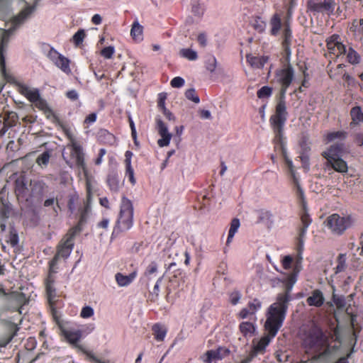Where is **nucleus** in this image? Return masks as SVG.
<instances>
[{
	"instance_id": "1",
	"label": "nucleus",
	"mask_w": 363,
	"mask_h": 363,
	"mask_svg": "<svg viewBox=\"0 0 363 363\" xmlns=\"http://www.w3.org/2000/svg\"><path fill=\"white\" fill-rule=\"evenodd\" d=\"M294 79L292 67L288 63L277 70L275 82L281 86V96L276 106V113L270 118V123L277 137L281 138L282 130L286 120V107L284 100L285 92Z\"/></svg>"
},
{
	"instance_id": "2",
	"label": "nucleus",
	"mask_w": 363,
	"mask_h": 363,
	"mask_svg": "<svg viewBox=\"0 0 363 363\" xmlns=\"http://www.w3.org/2000/svg\"><path fill=\"white\" fill-rule=\"evenodd\" d=\"M35 9V6H26L18 15L13 16L6 25H11L8 29H0V69L2 73L5 71L4 53L6 52L10 38L16 30L30 18Z\"/></svg>"
},
{
	"instance_id": "3",
	"label": "nucleus",
	"mask_w": 363,
	"mask_h": 363,
	"mask_svg": "<svg viewBox=\"0 0 363 363\" xmlns=\"http://www.w3.org/2000/svg\"><path fill=\"white\" fill-rule=\"evenodd\" d=\"M289 300L290 297L288 291L279 294L277 301L268 308L264 328L266 331L272 336H275L282 325L287 308V303Z\"/></svg>"
},
{
	"instance_id": "4",
	"label": "nucleus",
	"mask_w": 363,
	"mask_h": 363,
	"mask_svg": "<svg viewBox=\"0 0 363 363\" xmlns=\"http://www.w3.org/2000/svg\"><path fill=\"white\" fill-rule=\"evenodd\" d=\"M269 25L271 28L270 33L272 35H277L282 30L281 44L286 55V60L289 62V58L291 53L290 45L292 40L289 20L283 23L281 14L276 13L272 16Z\"/></svg>"
},
{
	"instance_id": "5",
	"label": "nucleus",
	"mask_w": 363,
	"mask_h": 363,
	"mask_svg": "<svg viewBox=\"0 0 363 363\" xmlns=\"http://www.w3.org/2000/svg\"><path fill=\"white\" fill-rule=\"evenodd\" d=\"M345 152V149L342 143H335L322 155L327 160L328 164L330 165L334 170L340 173H346L348 167L346 162L341 158Z\"/></svg>"
},
{
	"instance_id": "6",
	"label": "nucleus",
	"mask_w": 363,
	"mask_h": 363,
	"mask_svg": "<svg viewBox=\"0 0 363 363\" xmlns=\"http://www.w3.org/2000/svg\"><path fill=\"white\" fill-rule=\"evenodd\" d=\"M77 231V228L71 229L62 238L58 246L56 255L50 264V274L55 272L54 267L57 264L59 258H67L72 251L74 246V237Z\"/></svg>"
},
{
	"instance_id": "7",
	"label": "nucleus",
	"mask_w": 363,
	"mask_h": 363,
	"mask_svg": "<svg viewBox=\"0 0 363 363\" xmlns=\"http://www.w3.org/2000/svg\"><path fill=\"white\" fill-rule=\"evenodd\" d=\"M133 208L132 203L128 199H122L119 217L116 228L120 230H127L133 225Z\"/></svg>"
},
{
	"instance_id": "8",
	"label": "nucleus",
	"mask_w": 363,
	"mask_h": 363,
	"mask_svg": "<svg viewBox=\"0 0 363 363\" xmlns=\"http://www.w3.org/2000/svg\"><path fill=\"white\" fill-rule=\"evenodd\" d=\"M352 220L350 217H340L337 214H333L327 219V225L331 230L337 234L342 233L350 226Z\"/></svg>"
},
{
	"instance_id": "9",
	"label": "nucleus",
	"mask_w": 363,
	"mask_h": 363,
	"mask_svg": "<svg viewBox=\"0 0 363 363\" xmlns=\"http://www.w3.org/2000/svg\"><path fill=\"white\" fill-rule=\"evenodd\" d=\"M335 6L333 0H309L308 1V9L314 13H322L330 15L333 12Z\"/></svg>"
},
{
	"instance_id": "10",
	"label": "nucleus",
	"mask_w": 363,
	"mask_h": 363,
	"mask_svg": "<svg viewBox=\"0 0 363 363\" xmlns=\"http://www.w3.org/2000/svg\"><path fill=\"white\" fill-rule=\"evenodd\" d=\"M304 241H305V238H302V237H299V236L298 237V245H297L298 259L296 261L295 268L294 269V272L290 274L286 279V289H287L288 291L291 289L292 286L296 283V275L301 270L300 264H301V262L302 260L301 253L303 250Z\"/></svg>"
},
{
	"instance_id": "11",
	"label": "nucleus",
	"mask_w": 363,
	"mask_h": 363,
	"mask_svg": "<svg viewBox=\"0 0 363 363\" xmlns=\"http://www.w3.org/2000/svg\"><path fill=\"white\" fill-rule=\"evenodd\" d=\"M47 56L50 60L62 72L67 74L71 72L69 60L62 55L60 54L57 50L51 48L48 51Z\"/></svg>"
},
{
	"instance_id": "12",
	"label": "nucleus",
	"mask_w": 363,
	"mask_h": 363,
	"mask_svg": "<svg viewBox=\"0 0 363 363\" xmlns=\"http://www.w3.org/2000/svg\"><path fill=\"white\" fill-rule=\"evenodd\" d=\"M156 129L160 138L157 140V145L160 147H167L169 145L172 134L169 132L167 125L160 119H156Z\"/></svg>"
},
{
	"instance_id": "13",
	"label": "nucleus",
	"mask_w": 363,
	"mask_h": 363,
	"mask_svg": "<svg viewBox=\"0 0 363 363\" xmlns=\"http://www.w3.org/2000/svg\"><path fill=\"white\" fill-rule=\"evenodd\" d=\"M61 335L72 345L83 350L82 347L77 343L82 337V331L79 330H73L60 325Z\"/></svg>"
},
{
	"instance_id": "14",
	"label": "nucleus",
	"mask_w": 363,
	"mask_h": 363,
	"mask_svg": "<svg viewBox=\"0 0 363 363\" xmlns=\"http://www.w3.org/2000/svg\"><path fill=\"white\" fill-rule=\"evenodd\" d=\"M327 48L330 54L336 57H339L346 52V48L340 41L337 35H333L327 40Z\"/></svg>"
},
{
	"instance_id": "15",
	"label": "nucleus",
	"mask_w": 363,
	"mask_h": 363,
	"mask_svg": "<svg viewBox=\"0 0 363 363\" xmlns=\"http://www.w3.org/2000/svg\"><path fill=\"white\" fill-rule=\"evenodd\" d=\"M76 146L77 147L76 149L74 146H67V147L70 149L71 163L81 168L84 173L86 174L82 148L79 143H76Z\"/></svg>"
},
{
	"instance_id": "16",
	"label": "nucleus",
	"mask_w": 363,
	"mask_h": 363,
	"mask_svg": "<svg viewBox=\"0 0 363 363\" xmlns=\"http://www.w3.org/2000/svg\"><path fill=\"white\" fill-rule=\"evenodd\" d=\"M19 93L25 96L32 104L40 96L39 91L36 88L30 87L22 83H16Z\"/></svg>"
},
{
	"instance_id": "17",
	"label": "nucleus",
	"mask_w": 363,
	"mask_h": 363,
	"mask_svg": "<svg viewBox=\"0 0 363 363\" xmlns=\"http://www.w3.org/2000/svg\"><path fill=\"white\" fill-rule=\"evenodd\" d=\"M229 350L224 347H220L216 350H209L206 352L203 359L206 363H211L213 361L219 360L228 356Z\"/></svg>"
},
{
	"instance_id": "18",
	"label": "nucleus",
	"mask_w": 363,
	"mask_h": 363,
	"mask_svg": "<svg viewBox=\"0 0 363 363\" xmlns=\"http://www.w3.org/2000/svg\"><path fill=\"white\" fill-rule=\"evenodd\" d=\"M262 307V302L258 299H254L252 301L249 302L246 308H242L238 316L240 318L245 319L248 318L250 315L255 314V313L259 311Z\"/></svg>"
},
{
	"instance_id": "19",
	"label": "nucleus",
	"mask_w": 363,
	"mask_h": 363,
	"mask_svg": "<svg viewBox=\"0 0 363 363\" xmlns=\"http://www.w3.org/2000/svg\"><path fill=\"white\" fill-rule=\"evenodd\" d=\"M274 337V336H272V335L268 333L267 335H264L261 339L257 340H255L253 341L254 347L253 352L252 354V356H255L257 354L263 353L265 347L269 345Z\"/></svg>"
},
{
	"instance_id": "20",
	"label": "nucleus",
	"mask_w": 363,
	"mask_h": 363,
	"mask_svg": "<svg viewBox=\"0 0 363 363\" xmlns=\"http://www.w3.org/2000/svg\"><path fill=\"white\" fill-rule=\"evenodd\" d=\"M33 104L40 110L43 111L45 114L46 115V117L50 119L52 122H58L57 116L54 114L52 111L48 106L47 103L40 97V96L38 98L36 101H35L33 103Z\"/></svg>"
},
{
	"instance_id": "21",
	"label": "nucleus",
	"mask_w": 363,
	"mask_h": 363,
	"mask_svg": "<svg viewBox=\"0 0 363 363\" xmlns=\"http://www.w3.org/2000/svg\"><path fill=\"white\" fill-rule=\"evenodd\" d=\"M137 274L133 272L128 275L118 272L115 274V279L118 286L125 287L129 286L135 279Z\"/></svg>"
},
{
	"instance_id": "22",
	"label": "nucleus",
	"mask_w": 363,
	"mask_h": 363,
	"mask_svg": "<svg viewBox=\"0 0 363 363\" xmlns=\"http://www.w3.org/2000/svg\"><path fill=\"white\" fill-rule=\"evenodd\" d=\"M333 301L337 308L345 309L347 314H350L351 313L349 311V307L351 306V301H352L353 294H350L345 299L342 296H338L333 294Z\"/></svg>"
},
{
	"instance_id": "23",
	"label": "nucleus",
	"mask_w": 363,
	"mask_h": 363,
	"mask_svg": "<svg viewBox=\"0 0 363 363\" xmlns=\"http://www.w3.org/2000/svg\"><path fill=\"white\" fill-rule=\"evenodd\" d=\"M16 193L18 196H28L29 186H28V182L24 177H20L16 179Z\"/></svg>"
},
{
	"instance_id": "24",
	"label": "nucleus",
	"mask_w": 363,
	"mask_h": 363,
	"mask_svg": "<svg viewBox=\"0 0 363 363\" xmlns=\"http://www.w3.org/2000/svg\"><path fill=\"white\" fill-rule=\"evenodd\" d=\"M246 59L249 65L254 69H260L264 67V64L268 60L267 56H255L252 54L246 55Z\"/></svg>"
},
{
	"instance_id": "25",
	"label": "nucleus",
	"mask_w": 363,
	"mask_h": 363,
	"mask_svg": "<svg viewBox=\"0 0 363 363\" xmlns=\"http://www.w3.org/2000/svg\"><path fill=\"white\" fill-rule=\"evenodd\" d=\"M306 302L309 306L315 307L321 306L324 302L323 293L319 290L313 291L311 295L307 298Z\"/></svg>"
},
{
	"instance_id": "26",
	"label": "nucleus",
	"mask_w": 363,
	"mask_h": 363,
	"mask_svg": "<svg viewBox=\"0 0 363 363\" xmlns=\"http://www.w3.org/2000/svg\"><path fill=\"white\" fill-rule=\"evenodd\" d=\"M130 35L135 42H141L143 39V27L135 21L132 25Z\"/></svg>"
},
{
	"instance_id": "27",
	"label": "nucleus",
	"mask_w": 363,
	"mask_h": 363,
	"mask_svg": "<svg viewBox=\"0 0 363 363\" xmlns=\"http://www.w3.org/2000/svg\"><path fill=\"white\" fill-rule=\"evenodd\" d=\"M179 55L189 61H196L199 58L197 52L190 48H182L179 51Z\"/></svg>"
},
{
	"instance_id": "28",
	"label": "nucleus",
	"mask_w": 363,
	"mask_h": 363,
	"mask_svg": "<svg viewBox=\"0 0 363 363\" xmlns=\"http://www.w3.org/2000/svg\"><path fill=\"white\" fill-rule=\"evenodd\" d=\"M240 330L244 336L251 337L255 332V326L252 323L247 321L242 322L240 325Z\"/></svg>"
},
{
	"instance_id": "29",
	"label": "nucleus",
	"mask_w": 363,
	"mask_h": 363,
	"mask_svg": "<svg viewBox=\"0 0 363 363\" xmlns=\"http://www.w3.org/2000/svg\"><path fill=\"white\" fill-rule=\"evenodd\" d=\"M240 223L239 219L233 218L231 220L230 229H229V232H228V236L227 241H226L227 245H229L232 242V240H233L234 235H235V233L238 232V230L240 228Z\"/></svg>"
},
{
	"instance_id": "30",
	"label": "nucleus",
	"mask_w": 363,
	"mask_h": 363,
	"mask_svg": "<svg viewBox=\"0 0 363 363\" xmlns=\"http://www.w3.org/2000/svg\"><path fill=\"white\" fill-rule=\"evenodd\" d=\"M43 184L37 180L30 182L28 196H33L42 193Z\"/></svg>"
},
{
	"instance_id": "31",
	"label": "nucleus",
	"mask_w": 363,
	"mask_h": 363,
	"mask_svg": "<svg viewBox=\"0 0 363 363\" xmlns=\"http://www.w3.org/2000/svg\"><path fill=\"white\" fill-rule=\"evenodd\" d=\"M111 190L118 191L121 186V182L118 175L116 173H112L108 175L107 179Z\"/></svg>"
},
{
	"instance_id": "32",
	"label": "nucleus",
	"mask_w": 363,
	"mask_h": 363,
	"mask_svg": "<svg viewBox=\"0 0 363 363\" xmlns=\"http://www.w3.org/2000/svg\"><path fill=\"white\" fill-rule=\"evenodd\" d=\"M346 137V134L343 131H336L331 132L327 134L326 139L328 142H335V143H339V142L344 140Z\"/></svg>"
},
{
	"instance_id": "33",
	"label": "nucleus",
	"mask_w": 363,
	"mask_h": 363,
	"mask_svg": "<svg viewBox=\"0 0 363 363\" xmlns=\"http://www.w3.org/2000/svg\"><path fill=\"white\" fill-rule=\"evenodd\" d=\"M152 330L154 332L155 337L157 341L164 340L167 334V329L164 326L155 325L152 327Z\"/></svg>"
},
{
	"instance_id": "34",
	"label": "nucleus",
	"mask_w": 363,
	"mask_h": 363,
	"mask_svg": "<svg viewBox=\"0 0 363 363\" xmlns=\"http://www.w3.org/2000/svg\"><path fill=\"white\" fill-rule=\"evenodd\" d=\"M60 127L69 140V143L67 145V146H74L75 149L77 148L76 143H78L77 142L74 134L72 130L66 125H60Z\"/></svg>"
},
{
	"instance_id": "35",
	"label": "nucleus",
	"mask_w": 363,
	"mask_h": 363,
	"mask_svg": "<svg viewBox=\"0 0 363 363\" xmlns=\"http://www.w3.org/2000/svg\"><path fill=\"white\" fill-rule=\"evenodd\" d=\"M52 283H53V279H52V277L50 274L48 277V279L46 281V291H47L48 300L50 303L52 302L55 298V290L52 287Z\"/></svg>"
},
{
	"instance_id": "36",
	"label": "nucleus",
	"mask_w": 363,
	"mask_h": 363,
	"mask_svg": "<svg viewBox=\"0 0 363 363\" xmlns=\"http://www.w3.org/2000/svg\"><path fill=\"white\" fill-rule=\"evenodd\" d=\"M344 55H346L347 59L350 63H359L360 57L352 48H349L348 50L346 49V52Z\"/></svg>"
},
{
	"instance_id": "37",
	"label": "nucleus",
	"mask_w": 363,
	"mask_h": 363,
	"mask_svg": "<svg viewBox=\"0 0 363 363\" xmlns=\"http://www.w3.org/2000/svg\"><path fill=\"white\" fill-rule=\"evenodd\" d=\"M346 267V256L344 254H340L337 257V264L335 268V273L337 274L344 272Z\"/></svg>"
},
{
	"instance_id": "38",
	"label": "nucleus",
	"mask_w": 363,
	"mask_h": 363,
	"mask_svg": "<svg viewBox=\"0 0 363 363\" xmlns=\"http://www.w3.org/2000/svg\"><path fill=\"white\" fill-rule=\"evenodd\" d=\"M272 88L268 86H264L257 91V97L260 99H268L272 96Z\"/></svg>"
},
{
	"instance_id": "39",
	"label": "nucleus",
	"mask_w": 363,
	"mask_h": 363,
	"mask_svg": "<svg viewBox=\"0 0 363 363\" xmlns=\"http://www.w3.org/2000/svg\"><path fill=\"white\" fill-rule=\"evenodd\" d=\"M85 36H86V33H85L84 30H83V29L79 30L72 37V41H73L74 44L76 46L80 45L82 43Z\"/></svg>"
},
{
	"instance_id": "40",
	"label": "nucleus",
	"mask_w": 363,
	"mask_h": 363,
	"mask_svg": "<svg viewBox=\"0 0 363 363\" xmlns=\"http://www.w3.org/2000/svg\"><path fill=\"white\" fill-rule=\"evenodd\" d=\"M253 28L259 33L263 32L266 28V22L261 18L257 17L252 23Z\"/></svg>"
},
{
	"instance_id": "41",
	"label": "nucleus",
	"mask_w": 363,
	"mask_h": 363,
	"mask_svg": "<svg viewBox=\"0 0 363 363\" xmlns=\"http://www.w3.org/2000/svg\"><path fill=\"white\" fill-rule=\"evenodd\" d=\"M94 315V308L89 306H84L80 312V317L84 319H87Z\"/></svg>"
},
{
	"instance_id": "42",
	"label": "nucleus",
	"mask_w": 363,
	"mask_h": 363,
	"mask_svg": "<svg viewBox=\"0 0 363 363\" xmlns=\"http://www.w3.org/2000/svg\"><path fill=\"white\" fill-rule=\"evenodd\" d=\"M50 154L48 152H45L40 155L36 159V163L39 166H46L50 160Z\"/></svg>"
},
{
	"instance_id": "43",
	"label": "nucleus",
	"mask_w": 363,
	"mask_h": 363,
	"mask_svg": "<svg viewBox=\"0 0 363 363\" xmlns=\"http://www.w3.org/2000/svg\"><path fill=\"white\" fill-rule=\"evenodd\" d=\"M192 11L197 16H201L204 11V6L198 1L194 0L192 5Z\"/></svg>"
},
{
	"instance_id": "44",
	"label": "nucleus",
	"mask_w": 363,
	"mask_h": 363,
	"mask_svg": "<svg viewBox=\"0 0 363 363\" xmlns=\"http://www.w3.org/2000/svg\"><path fill=\"white\" fill-rule=\"evenodd\" d=\"M185 96L188 99L194 101L196 104H199L200 101L199 97L197 96L194 89H189L186 90L185 92Z\"/></svg>"
},
{
	"instance_id": "45",
	"label": "nucleus",
	"mask_w": 363,
	"mask_h": 363,
	"mask_svg": "<svg viewBox=\"0 0 363 363\" xmlns=\"http://www.w3.org/2000/svg\"><path fill=\"white\" fill-rule=\"evenodd\" d=\"M115 52V49L113 46L106 47L101 51V55L106 59H111Z\"/></svg>"
},
{
	"instance_id": "46",
	"label": "nucleus",
	"mask_w": 363,
	"mask_h": 363,
	"mask_svg": "<svg viewBox=\"0 0 363 363\" xmlns=\"http://www.w3.org/2000/svg\"><path fill=\"white\" fill-rule=\"evenodd\" d=\"M351 116L354 121L363 120V114L361 113L359 107H354L351 110Z\"/></svg>"
},
{
	"instance_id": "47",
	"label": "nucleus",
	"mask_w": 363,
	"mask_h": 363,
	"mask_svg": "<svg viewBox=\"0 0 363 363\" xmlns=\"http://www.w3.org/2000/svg\"><path fill=\"white\" fill-rule=\"evenodd\" d=\"M216 67H217V60H216V57L213 56L209 57L207 60L206 69L210 72H213L216 70Z\"/></svg>"
},
{
	"instance_id": "48",
	"label": "nucleus",
	"mask_w": 363,
	"mask_h": 363,
	"mask_svg": "<svg viewBox=\"0 0 363 363\" xmlns=\"http://www.w3.org/2000/svg\"><path fill=\"white\" fill-rule=\"evenodd\" d=\"M170 84L174 88H180L184 84V79L180 77H177L172 79Z\"/></svg>"
},
{
	"instance_id": "49",
	"label": "nucleus",
	"mask_w": 363,
	"mask_h": 363,
	"mask_svg": "<svg viewBox=\"0 0 363 363\" xmlns=\"http://www.w3.org/2000/svg\"><path fill=\"white\" fill-rule=\"evenodd\" d=\"M293 259L291 256L287 255L283 257L281 264L284 269H289L291 267Z\"/></svg>"
},
{
	"instance_id": "50",
	"label": "nucleus",
	"mask_w": 363,
	"mask_h": 363,
	"mask_svg": "<svg viewBox=\"0 0 363 363\" xmlns=\"http://www.w3.org/2000/svg\"><path fill=\"white\" fill-rule=\"evenodd\" d=\"M126 175L128 176L129 181L130 183L134 185L136 182L135 177H134V170L133 167L126 168Z\"/></svg>"
},
{
	"instance_id": "51",
	"label": "nucleus",
	"mask_w": 363,
	"mask_h": 363,
	"mask_svg": "<svg viewBox=\"0 0 363 363\" xmlns=\"http://www.w3.org/2000/svg\"><path fill=\"white\" fill-rule=\"evenodd\" d=\"M132 156H133V152H132L126 151V152L125 154V164L126 168L132 167V166H131V158H132Z\"/></svg>"
},
{
	"instance_id": "52",
	"label": "nucleus",
	"mask_w": 363,
	"mask_h": 363,
	"mask_svg": "<svg viewBox=\"0 0 363 363\" xmlns=\"http://www.w3.org/2000/svg\"><path fill=\"white\" fill-rule=\"evenodd\" d=\"M301 223H302L303 227H307L308 228V225H310L311 220H310L309 216L306 213H304L302 215V216H301Z\"/></svg>"
},
{
	"instance_id": "53",
	"label": "nucleus",
	"mask_w": 363,
	"mask_h": 363,
	"mask_svg": "<svg viewBox=\"0 0 363 363\" xmlns=\"http://www.w3.org/2000/svg\"><path fill=\"white\" fill-rule=\"evenodd\" d=\"M92 184L90 179H86V191H87V200L89 201L92 193Z\"/></svg>"
},
{
	"instance_id": "54",
	"label": "nucleus",
	"mask_w": 363,
	"mask_h": 363,
	"mask_svg": "<svg viewBox=\"0 0 363 363\" xmlns=\"http://www.w3.org/2000/svg\"><path fill=\"white\" fill-rule=\"evenodd\" d=\"M240 299V295L238 292L233 293L230 295V302L233 305H236Z\"/></svg>"
},
{
	"instance_id": "55",
	"label": "nucleus",
	"mask_w": 363,
	"mask_h": 363,
	"mask_svg": "<svg viewBox=\"0 0 363 363\" xmlns=\"http://www.w3.org/2000/svg\"><path fill=\"white\" fill-rule=\"evenodd\" d=\"M165 99H166V95L164 94H160V99L158 101V107L160 108L162 110L166 108L165 104H164Z\"/></svg>"
},
{
	"instance_id": "56",
	"label": "nucleus",
	"mask_w": 363,
	"mask_h": 363,
	"mask_svg": "<svg viewBox=\"0 0 363 363\" xmlns=\"http://www.w3.org/2000/svg\"><path fill=\"white\" fill-rule=\"evenodd\" d=\"M66 95L69 99L72 101L77 100L78 99V94L75 90L67 91Z\"/></svg>"
},
{
	"instance_id": "57",
	"label": "nucleus",
	"mask_w": 363,
	"mask_h": 363,
	"mask_svg": "<svg viewBox=\"0 0 363 363\" xmlns=\"http://www.w3.org/2000/svg\"><path fill=\"white\" fill-rule=\"evenodd\" d=\"M109 225V220L108 218H103L101 221L98 223V227L106 230Z\"/></svg>"
},
{
	"instance_id": "58",
	"label": "nucleus",
	"mask_w": 363,
	"mask_h": 363,
	"mask_svg": "<svg viewBox=\"0 0 363 363\" xmlns=\"http://www.w3.org/2000/svg\"><path fill=\"white\" fill-rule=\"evenodd\" d=\"M102 18L99 14H94L91 18V22L95 25L101 23Z\"/></svg>"
},
{
	"instance_id": "59",
	"label": "nucleus",
	"mask_w": 363,
	"mask_h": 363,
	"mask_svg": "<svg viewBox=\"0 0 363 363\" xmlns=\"http://www.w3.org/2000/svg\"><path fill=\"white\" fill-rule=\"evenodd\" d=\"M12 336H8L3 338H0V347H5L7 344H9L11 339Z\"/></svg>"
},
{
	"instance_id": "60",
	"label": "nucleus",
	"mask_w": 363,
	"mask_h": 363,
	"mask_svg": "<svg viewBox=\"0 0 363 363\" xmlns=\"http://www.w3.org/2000/svg\"><path fill=\"white\" fill-rule=\"evenodd\" d=\"M200 116L204 119H210L211 118V113L208 110H201L199 112Z\"/></svg>"
},
{
	"instance_id": "61",
	"label": "nucleus",
	"mask_w": 363,
	"mask_h": 363,
	"mask_svg": "<svg viewBox=\"0 0 363 363\" xmlns=\"http://www.w3.org/2000/svg\"><path fill=\"white\" fill-rule=\"evenodd\" d=\"M285 161H286V164H287V166H288V168H289V171H290L291 174V175L293 176V177L295 179V176H294V166H293V163H292V162H291L289 159H288V158H286V159H285Z\"/></svg>"
},
{
	"instance_id": "62",
	"label": "nucleus",
	"mask_w": 363,
	"mask_h": 363,
	"mask_svg": "<svg viewBox=\"0 0 363 363\" xmlns=\"http://www.w3.org/2000/svg\"><path fill=\"white\" fill-rule=\"evenodd\" d=\"M90 211V206L89 203L86 204V206L84 208V211L82 213L80 222L82 223L86 219V214L88 213Z\"/></svg>"
},
{
	"instance_id": "63",
	"label": "nucleus",
	"mask_w": 363,
	"mask_h": 363,
	"mask_svg": "<svg viewBox=\"0 0 363 363\" xmlns=\"http://www.w3.org/2000/svg\"><path fill=\"white\" fill-rule=\"evenodd\" d=\"M9 242L11 245L15 246L18 242V238L16 234H11Z\"/></svg>"
},
{
	"instance_id": "64",
	"label": "nucleus",
	"mask_w": 363,
	"mask_h": 363,
	"mask_svg": "<svg viewBox=\"0 0 363 363\" xmlns=\"http://www.w3.org/2000/svg\"><path fill=\"white\" fill-rule=\"evenodd\" d=\"M96 115L95 113L89 114L86 118L84 122L86 123H92L96 121Z\"/></svg>"
}]
</instances>
